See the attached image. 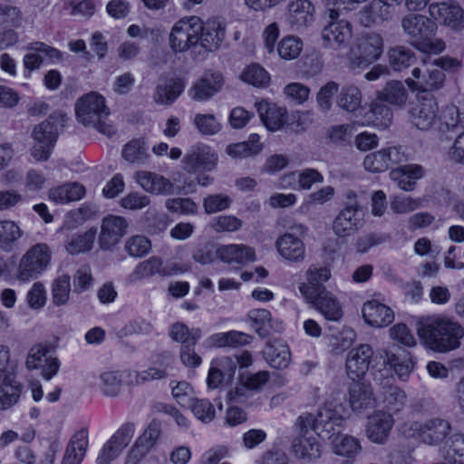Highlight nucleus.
<instances>
[{"label":"nucleus","mask_w":464,"mask_h":464,"mask_svg":"<svg viewBox=\"0 0 464 464\" xmlns=\"http://www.w3.org/2000/svg\"><path fill=\"white\" fill-rule=\"evenodd\" d=\"M417 334L429 349L446 353L459 347L464 328L447 315L433 314L418 321Z\"/></svg>","instance_id":"f257e3e1"},{"label":"nucleus","mask_w":464,"mask_h":464,"mask_svg":"<svg viewBox=\"0 0 464 464\" xmlns=\"http://www.w3.org/2000/svg\"><path fill=\"white\" fill-rule=\"evenodd\" d=\"M401 26L410 44L420 52L438 54L445 50V43L436 37L438 26L432 19L411 14L402 18Z\"/></svg>","instance_id":"f03ea898"},{"label":"nucleus","mask_w":464,"mask_h":464,"mask_svg":"<svg viewBox=\"0 0 464 464\" xmlns=\"http://www.w3.org/2000/svg\"><path fill=\"white\" fill-rule=\"evenodd\" d=\"M166 376V371L158 368H149L142 372L110 370L100 375L99 389L104 396L115 398L121 394L123 385H140Z\"/></svg>","instance_id":"7ed1b4c3"},{"label":"nucleus","mask_w":464,"mask_h":464,"mask_svg":"<svg viewBox=\"0 0 464 464\" xmlns=\"http://www.w3.org/2000/svg\"><path fill=\"white\" fill-rule=\"evenodd\" d=\"M75 111L78 121L84 126L94 128L109 137L116 132L115 127L107 122L110 111L102 95L92 92L82 96L76 102Z\"/></svg>","instance_id":"20e7f679"},{"label":"nucleus","mask_w":464,"mask_h":464,"mask_svg":"<svg viewBox=\"0 0 464 464\" xmlns=\"http://www.w3.org/2000/svg\"><path fill=\"white\" fill-rule=\"evenodd\" d=\"M66 121V114L56 111L46 121L34 128L32 132L33 144L30 152L35 160L46 161L50 158L59 131L64 126Z\"/></svg>","instance_id":"39448f33"},{"label":"nucleus","mask_w":464,"mask_h":464,"mask_svg":"<svg viewBox=\"0 0 464 464\" xmlns=\"http://www.w3.org/2000/svg\"><path fill=\"white\" fill-rule=\"evenodd\" d=\"M344 419L342 415L329 407L321 408L316 416L312 413H303L296 420L300 430H313L324 440H333L343 427Z\"/></svg>","instance_id":"423d86ee"},{"label":"nucleus","mask_w":464,"mask_h":464,"mask_svg":"<svg viewBox=\"0 0 464 464\" xmlns=\"http://www.w3.org/2000/svg\"><path fill=\"white\" fill-rule=\"evenodd\" d=\"M52 260V250L45 243H37L29 247L21 256L15 277L26 283L41 276L49 267Z\"/></svg>","instance_id":"0eeeda50"},{"label":"nucleus","mask_w":464,"mask_h":464,"mask_svg":"<svg viewBox=\"0 0 464 464\" xmlns=\"http://www.w3.org/2000/svg\"><path fill=\"white\" fill-rule=\"evenodd\" d=\"M384 49L382 36L377 33L361 34L354 41L348 53V64L351 69L366 68L378 61Z\"/></svg>","instance_id":"6e6552de"},{"label":"nucleus","mask_w":464,"mask_h":464,"mask_svg":"<svg viewBox=\"0 0 464 464\" xmlns=\"http://www.w3.org/2000/svg\"><path fill=\"white\" fill-rule=\"evenodd\" d=\"M451 431L452 425L448 419L432 417L423 421L410 423L404 432L424 445L436 447L444 443Z\"/></svg>","instance_id":"1a4fd4ad"},{"label":"nucleus","mask_w":464,"mask_h":464,"mask_svg":"<svg viewBox=\"0 0 464 464\" xmlns=\"http://www.w3.org/2000/svg\"><path fill=\"white\" fill-rule=\"evenodd\" d=\"M201 19L198 16L184 17L174 24L171 28L169 42L175 53H184L198 44Z\"/></svg>","instance_id":"9d476101"},{"label":"nucleus","mask_w":464,"mask_h":464,"mask_svg":"<svg viewBox=\"0 0 464 464\" xmlns=\"http://www.w3.org/2000/svg\"><path fill=\"white\" fill-rule=\"evenodd\" d=\"M290 229L293 232H286L276 239V246L284 259L300 263L305 257V246L301 237L307 233L308 228L304 224L295 223Z\"/></svg>","instance_id":"9b49d317"},{"label":"nucleus","mask_w":464,"mask_h":464,"mask_svg":"<svg viewBox=\"0 0 464 464\" xmlns=\"http://www.w3.org/2000/svg\"><path fill=\"white\" fill-rule=\"evenodd\" d=\"M363 225V213L360 204L347 203L334 218L332 231L339 239H346L355 235Z\"/></svg>","instance_id":"f8f14e48"},{"label":"nucleus","mask_w":464,"mask_h":464,"mask_svg":"<svg viewBox=\"0 0 464 464\" xmlns=\"http://www.w3.org/2000/svg\"><path fill=\"white\" fill-rule=\"evenodd\" d=\"M218 161L217 152L204 143L191 146L182 159L183 169L188 174L212 171L216 169Z\"/></svg>","instance_id":"ddd939ff"},{"label":"nucleus","mask_w":464,"mask_h":464,"mask_svg":"<svg viewBox=\"0 0 464 464\" xmlns=\"http://www.w3.org/2000/svg\"><path fill=\"white\" fill-rule=\"evenodd\" d=\"M25 366L28 370L41 369L42 377L50 381L59 372L60 362L52 355V348L48 344L36 343L28 352Z\"/></svg>","instance_id":"4468645a"},{"label":"nucleus","mask_w":464,"mask_h":464,"mask_svg":"<svg viewBox=\"0 0 464 464\" xmlns=\"http://www.w3.org/2000/svg\"><path fill=\"white\" fill-rule=\"evenodd\" d=\"M445 81L444 72L431 63H423L411 71V76L405 80L411 91L432 92L440 89Z\"/></svg>","instance_id":"2eb2a0df"},{"label":"nucleus","mask_w":464,"mask_h":464,"mask_svg":"<svg viewBox=\"0 0 464 464\" xmlns=\"http://www.w3.org/2000/svg\"><path fill=\"white\" fill-rule=\"evenodd\" d=\"M439 106L431 95L418 99L410 110V121L413 127L421 130H430L437 122Z\"/></svg>","instance_id":"dca6fc26"},{"label":"nucleus","mask_w":464,"mask_h":464,"mask_svg":"<svg viewBox=\"0 0 464 464\" xmlns=\"http://www.w3.org/2000/svg\"><path fill=\"white\" fill-rule=\"evenodd\" d=\"M406 160H408V156L400 147H388L367 154L362 164L365 170L380 173L387 170L392 165Z\"/></svg>","instance_id":"f3484780"},{"label":"nucleus","mask_w":464,"mask_h":464,"mask_svg":"<svg viewBox=\"0 0 464 464\" xmlns=\"http://www.w3.org/2000/svg\"><path fill=\"white\" fill-rule=\"evenodd\" d=\"M394 422L392 413L382 410L374 411L367 418L365 436L372 443L384 445L391 435Z\"/></svg>","instance_id":"a211bd4d"},{"label":"nucleus","mask_w":464,"mask_h":464,"mask_svg":"<svg viewBox=\"0 0 464 464\" xmlns=\"http://www.w3.org/2000/svg\"><path fill=\"white\" fill-rule=\"evenodd\" d=\"M429 13L433 19L453 30L464 28V10L454 0L430 4Z\"/></svg>","instance_id":"6ab92c4d"},{"label":"nucleus","mask_w":464,"mask_h":464,"mask_svg":"<svg viewBox=\"0 0 464 464\" xmlns=\"http://www.w3.org/2000/svg\"><path fill=\"white\" fill-rule=\"evenodd\" d=\"M302 431L304 434L292 441V453L303 464L314 463L322 457L323 445L315 436L308 434V430Z\"/></svg>","instance_id":"aec40b11"},{"label":"nucleus","mask_w":464,"mask_h":464,"mask_svg":"<svg viewBox=\"0 0 464 464\" xmlns=\"http://www.w3.org/2000/svg\"><path fill=\"white\" fill-rule=\"evenodd\" d=\"M322 30V39L325 47L339 50L347 45L352 38V24L346 20L332 19Z\"/></svg>","instance_id":"412c9836"},{"label":"nucleus","mask_w":464,"mask_h":464,"mask_svg":"<svg viewBox=\"0 0 464 464\" xmlns=\"http://www.w3.org/2000/svg\"><path fill=\"white\" fill-rule=\"evenodd\" d=\"M372 356L373 351L369 344H360L350 350L345 362L348 377L353 381L362 378L369 370Z\"/></svg>","instance_id":"4be33fe9"},{"label":"nucleus","mask_w":464,"mask_h":464,"mask_svg":"<svg viewBox=\"0 0 464 464\" xmlns=\"http://www.w3.org/2000/svg\"><path fill=\"white\" fill-rule=\"evenodd\" d=\"M128 223L122 217L109 215L101 225L99 244L101 248L109 250L114 247L126 233Z\"/></svg>","instance_id":"5701e85b"},{"label":"nucleus","mask_w":464,"mask_h":464,"mask_svg":"<svg viewBox=\"0 0 464 464\" xmlns=\"http://www.w3.org/2000/svg\"><path fill=\"white\" fill-rule=\"evenodd\" d=\"M224 79L219 72H206L191 87L189 95L196 101H206L220 91Z\"/></svg>","instance_id":"b1692460"},{"label":"nucleus","mask_w":464,"mask_h":464,"mask_svg":"<svg viewBox=\"0 0 464 464\" xmlns=\"http://www.w3.org/2000/svg\"><path fill=\"white\" fill-rule=\"evenodd\" d=\"M314 11L309 0H293L288 4L287 22L294 31L304 29L314 22Z\"/></svg>","instance_id":"393cba45"},{"label":"nucleus","mask_w":464,"mask_h":464,"mask_svg":"<svg viewBox=\"0 0 464 464\" xmlns=\"http://www.w3.org/2000/svg\"><path fill=\"white\" fill-rule=\"evenodd\" d=\"M26 49L31 53H26L23 58V63L29 72L37 70L44 63V57L54 62L61 59V52L43 42H34L27 45Z\"/></svg>","instance_id":"a878e982"},{"label":"nucleus","mask_w":464,"mask_h":464,"mask_svg":"<svg viewBox=\"0 0 464 464\" xmlns=\"http://www.w3.org/2000/svg\"><path fill=\"white\" fill-rule=\"evenodd\" d=\"M330 276L331 272L329 268L325 266H310L306 271L307 282L301 283L298 286L301 295L304 299H313L315 296L314 295H319V293L325 291L323 284L328 281Z\"/></svg>","instance_id":"bb28decb"},{"label":"nucleus","mask_w":464,"mask_h":464,"mask_svg":"<svg viewBox=\"0 0 464 464\" xmlns=\"http://www.w3.org/2000/svg\"><path fill=\"white\" fill-rule=\"evenodd\" d=\"M252 340L250 334L232 330L214 334L208 336L203 344L207 348H239L249 344Z\"/></svg>","instance_id":"cd10ccee"},{"label":"nucleus","mask_w":464,"mask_h":464,"mask_svg":"<svg viewBox=\"0 0 464 464\" xmlns=\"http://www.w3.org/2000/svg\"><path fill=\"white\" fill-rule=\"evenodd\" d=\"M362 317L366 324L373 327H384L392 323L393 311L377 300L366 302L362 309Z\"/></svg>","instance_id":"c85d7f7f"},{"label":"nucleus","mask_w":464,"mask_h":464,"mask_svg":"<svg viewBox=\"0 0 464 464\" xmlns=\"http://www.w3.org/2000/svg\"><path fill=\"white\" fill-rule=\"evenodd\" d=\"M255 106L262 122L269 130L276 131L286 122L287 112L285 108L266 101L256 102Z\"/></svg>","instance_id":"c756f323"},{"label":"nucleus","mask_w":464,"mask_h":464,"mask_svg":"<svg viewBox=\"0 0 464 464\" xmlns=\"http://www.w3.org/2000/svg\"><path fill=\"white\" fill-rule=\"evenodd\" d=\"M138 184L147 192L154 195H169L174 192V184L165 177L150 171L135 174Z\"/></svg>","instance_id":"7c9ffc66"},{"label":"nucleus","mask_w":464,"mask_h":464,"mask_svg":"<svg viewBox=\"0 0 464 464\" xmlns=\"http://www.w3.org/2000/svg\"><path fill=\"white\" fill-rule=\"evenodd\" d=\"M218 258L227 264L245 265L256 260L255 250L243 244H231L219 246L216 250Z\"/></svg>","instance_id":"2f4dec72"},{"label":"nucleus","mask_w":464,"mask_h":464,"mask_svg":"<svg viewBox=\"0 0 464 464\" xmlns=\"http://www.w3.org/2000/svg\"><path fill=\"white\" fill-rule=\"evenodd\" d=\"M313 299H305L319 311L325 319L338 321L343 316V310L338 300L328 291H323L314 295Z\"/></svg>","instance_id":"473e14b6"},{"label":"nucleus","mask_w":464,"mask_h":464,"mask_svg":"<svg viewBox=\"0 0 464 464\" xmlns=\"http://www.w3.org/2000/svg\"><path fill=\"white\" fill-rule=\"evenodd\" d=\"M88 444V432L86 430H80L75 432L65 449L61 464H81L85 456Z\"/></svg>","instance_id":"72a5a7b5"},{"label":"nucleus","mask_w":464,"mask_h":464,"mask_svg":"<svg viewBox=\"0 0 464 464\" xmlns=\"http://www.w3.org/2000/svg\"><path fill=\"white\" fill-rule=\"evenodd\" d=\"M372 388L362 382H354L349 390V403L354 412L361 413L374 406Z\"/></svg>","instance_id":"f704fd0d"},{"label":"nucleus","mask_w":464,"mask_h":464,"mask_svg":"<svg viewBox=\"0 0 464 464\" xmlns=\"http://www.w3.org/2000/svg\"><path fill=\"white\" fill-rule=\"evenodd\" d=\"M21 394V385L11 372H0V410L15 404Z\"/></svg>","instance_id":"c9c22d12"},{"label":"nucleus","mask_w":464,"mask_h":464,"mask_svg":"<svg viewBox=\"0 0 464 464\" xmlns=\"http://www.w3.org/2000/svg\"><path fill=\"white\" fill-rule=\"evenodd\" d=\"M200 34H198V44L203 49L208 52H213L220 46L222 41L225 38L224 28L215 23L208 22L203 24L201 21Z\"/></svg>","instance_id":"e433bc0d"},{"label":"nucleus","mask_w":464,"mask_h":464,"mask_svg":"<svg viewBox=\"0 0 464 464\" xmlns=\"http://www.w3.org/2000/svg\"><path fill=\"white\" fill-rule=\"evenodd\" d=\"M97 229L91 227L83 232H78L69 236L65 241V250L71 255H78L89 252L95 242Z\"/></svg>","instance_id":"4c0bfd02"},{"label":"nucleus","mask_w":464,"mask_h":464,"mask_svg":"<svg viewBox=\"0 0 464 464\" xmlns=\"http://www.w3.org/2000/svg\"><path fill=\"white\" fill-rule=\"evenodd\" d=\"M85 195V188L77 182L65 183L49 190V198L56 204H67L77 201Z\"/></svg>","instance_id":"58836bf2"},{"label":"nucleus","mask_w":464,"mask_h":464,"mask_svg":"<svg viewBox=\"0 0 464 464\" xmlns=\"http://www.w3.org/2000/svg\"><path fill=\"white\" fill-rule=\"evenodd\" d=\"M248 318L252 322V327L262 338L270 334V328L276 331H281L283 329L282 323L274 322L270 312L266 309H255L250 311Z\"/></svg>","instance_id":"ea45409f"},{"label":"nucleus","mask_w":464,"mask_h":464,"mask_svg":"<svg viewBox=\"0 0 464 464\" xmlns=\"http://www.w3.org/2000/svg\"><path fill=\"white\" fill-rule=\"evenodd\" d=\"M162 263L161 258L158 256H151L139 263L129 275L128 282L134 284L145 278L151 277L156 274L166 276L167 273L161 269Z\"/></svg>","instance_id":"a19ab883"},{"label":"nucleus","mask_w":464,"mask_h":464,"mask_svg":"<svg viewBox=\"0 0 464 464\" xmlns=\"http://www.w3.org/2000/svg\"><path fill=\"white\" fill-rule=\"evenodd\" d=\"M23 234L16 222L9 219L0 220V249L4 252L14 250Z\"/></svg>","instance_id":"79ce46f5"},{"label":"nucleus","mask_w":464,"mask_h":464,"mask_svg":"<svg viewBox=\"0 0 464 464\" xmlns=\"http://www.w3.org/2000/svg\"><path fill=\"white\" fill-rule=\"evenodd\" d=\"M382 402L389 413H397L406 406L407 395L398 386L384 384L382 392Z\"/></svg>","instance_id":"37998d69"},{"label":"nucleus","mask_w":464,"mask_h":464,"mask_svg":"<svg viewBox=\"0 0 464 464\" xmlns=\"http://www.w3.org/2000/svg\"><path fill=\"white\" fill-rule=\"evenodd\" d=\"M393 6L384 0H372L362 11V15L364 16L362 22L368 26L378 21L387 20L392 16Z\"/></svg>","instance_id":"c03bdc74"},{"label":"nucleus","mask_w":464,"mask_h":464,"mask_svg":"<svg viewBox=\"0 0 464 464\" xmlns=\"http://www.w3.org/2000/svg\"><path fill=\"white\" fill-rule=\"evenodd\" d=\"M362 102V92L353 84L343 86L337 94V106L347 112L358 111L361 108Z\"/></svg>","instance_id":"a18cd8bd"},{"label":"nucleus","mask_w":464,"mask_h":464,"mask_svg":"<svg viewBox=\"0 0 464 464\" xmlns=\"http://www.w3.org/2000/svg\"><path fill=\"white\" fill-rule=\"evenodd\" d=\"M267 362L274 368H286L291 360L289 347L282 343H267L264 351Z\"/></svg>","instance_id":"49530a36"},{"label":"nucleus","mask_w":464,"mask_h":464,"mask_svg":"<svg viewBox=\"0 0 464 464\" xmlns=\"http://www.w3.org/2000/svg\"><path fill=\"white\" fill-rule=\"evenodd\" d=\"M257 134H251L246 141L230 144L227 147V153L233 159H246L255 156L262 150V144Z\"/></svg>","instance_id":"de8ad7c7"},{"label":"nucleus","mask_w":464,"mask_h":464,"mask_svg":"<svg viewBox=\"0 0 464 464\" xmlns=\"http://www.w3.org/2000/svg\"><path fill=\"white\" fill-rule=\"evenodd\" d=\"M333 451L339 456L346 458H353L362 450L360 440L348 434H337L331 440Z\"/></svg>","instance_id":"09e8293b"},{"label":"nucleus","mask_w":464,"mask_h":464,"mask_svg":"<svg viewBox=\"0 0 464 464\" xmlns=\"http://www.w3.org/2000/svg\"><path fill=\"white\" fill-rule=\"evenodd\" d=\"M184 82L179 78H171L164 84L158 85L155 102L161 104H171L183 92Z\"/></svg>","instance_id":"8fccbe9b"},{"label":"nucleus","mask_w":464,"mask_h":464,"mask_svg":"<svg viewBox=\"0 0 464 464\" xmlns=\"http://www.w3.org/2000/svg\"><path fill=\"white\" fill-rule=\"evenodd\" d=\"M377 97L380 101L392 105L402 106L407 101L408 92L402 82L391 81L382 91L378 92Z\"/></svg>","instance_id":"3c124183"},{"label":"nucleus","mask_w":464,"mask_h":464,"mask_svg":"<svg viewBox=\"0 0 464 464\" xmlns=\"http://www.w3.org/2000/svg\"><path fill=\"white\" fill-rule=\"evenodd\" d=\"M443 456L450 464H464V434L456 433L449 438Z\"/></svg>","instance_id":"603ef678"},{"label":"nucleus","mask_w":464,"mask_h":464,"mask_svg":"<svg viewBox=\"0 0 464 464\" xmlns=\"http://www.w3.org/2000/svg\"><path fill=\"white\" fill-rule=\"evenodd\" d=\"M169 335L172 340L183 344L197 343L202 336V331L198 327L188 328L182 323L171 325Z\"/></svg>","instance_id":"864d4df0"},{"label":"nucleus","mask_w":464,"mask_h":464,"mask_svg":"<svg viewBox=\"0 0 464 464\" xmlns=\"http://www.w3.org/2000/svg\"><path fill=\"white\" fill-rule=\"evenodd\" d=\"M439 130L447 131L455 130L459 125L464 127V120L461 117L459 109L455 105H447L438 116Z\"/></svg>","instance_id":"5fc2aeb1"},{"label":"nucleus","mask_w":464,"mask_h":464,"mask_svg":"<svg viewBox=\"0 0 464 464\" xmlns=\"http://www.w3.org/2000/svg\"><path fill=\"white\" fill-rule=\"evenodd\" d=\"M389 63L394 71H401L413 63L415 55L412 51L403 46H395L388 53Z\"/></svg>","instance_id":"6e6d98bb"},{"label":"nucleus","mask_w":464,"mask_h":464,"mask_svg":"<svg viewBox=\"0 0 464 464\" xmlns=\"http://www.w3.org/2000/svg\"><path fill=\"white\" fill-rule=\"evenodd\" d=\"M71 292V278L68 275H62L58 276L53 283L52 286V298L53 303L57 305H64L70 296Z\"/></svg>","instance_id":"4d7b16f0"},{"label":"nucleus","mask_w":464,"mask_h":464,"mask_svg":"<svg viewBox=\"0 0 464 464\" xmlns=\"http://www.w3.org/2000/svg\"><path fill=\"white\" fill-rule=\"evenodd\" d=\"M385 353V363L393 369L400 380L406 381L414 367L413 361L410 357L400 358L398 355L388 352Z\"/></svg>","instance_id":"13d9d810"},{"label":"nucleus","mask_w":464,"mask_h":464,"mask_svg":"<svg viewBox=\"0 0 464 464\" xmlns=\"http://www.w3.org/2000/svg\"><path fill=\"white\" fill-rule=\"evenodd\" d=\"M147 150L144 141L140 140H133L127 143L122 150V157L131 163L144 162L147 158Z\"/></svg>","instance_id":"bf43d9fd"},{"label":"nucleus","mask_w":464,"mask_h":464,"mask_svg":"<svg viewBox=\"0 0 464 464\" xmlns=\"http://www.w3.org/2000/svg\"><path fill=\"white\" fill-rule=\"evenodd\" d=\"M339 85L334 81H330L323 85L316 93V103L319 110L323 112H328L333 107V98L338 93Z\"/></svg>","instance_id":"052dcab7"},{"label":"nucleus","mask_w":464,"mask_h":464,"mask_svg":"<svg viewBox=\"0 0 464 464\" xmlns=\"http://www.w3.org/2000/svg\"><path fill=\"white\" fill-rule=\"evenodd\" d=\"M241 79L254 86L263 87L268 84L270 76L259 64H251L244 70Z\"/></svg>","instance_id":"680f3d73"},{"label":"nucleus","mask_w":464,"mask_h":464,"mask_svg":"<svg viewBox=\"0 0 464 464\" xmlns=\"http://www.w3.org/2000/svg\"><path fill=\"white\" fill-rule=\"evenodd\" d=\"M303 49L302 41L295 36L283 38L277 46V53L285 60H293L299 56Z\"/></svg>","instance_id":"e2e57ef3"},{"label":"nucleus","mask_w":464,"mask_h":464,"mask_svg":"<svg viewBox=\"0 0 464 464\" xmlns=\"http://www.w3.org/2000/svg\"><path fill=\"white\" fill-rule=\"evenodd\" d=\"M193 124L202 135H214L221 130V124L213 114L197 113Z\"/></svg>","instance_id":"0e129e2a"},{"label":"nucleus","mask_w":464,"mask_h":464,"mask_svg":"<svg viewBox=\"0 0 464 464\" xmlns=\"http://www.w3.org/2000/svg\"><path fill=\"white\" fill-rule=\"evenodd\" d=\"M171 393L175 401L183 408H187L191 404L194 397L192 386L185 382H171Z\"/></svg>","instance_id":"69168bd1"},{"label":"nucleus","mask_w":464,"mask_h":464,"mask_svg":"<svg viewBox=\"0 0 464 464\" xmlns=\"http://www.w3.org/2000/svg\"><path fill=\"white\" fill-rule=\"evenodd\" d=\"M382 102L383 101H380L378 98L372 102L370 111L372 113L371 121L376 126L387 127L392 122V111Z\"/></svg>","instance_id":"338daca9"},{"label":"nucleus","mask_w":464,"mask_h":464,"mask_svg":"<svg viewBox=\"0 0 464 464\" xmlns=\"http://www.w3.org/2000/svg\"><path fill=\"white\" fill-rule=\"evenodd\" d=\"M125 250L133 257H141L151 249L150 239L144 236H132L125 243Z\"/></svg>","instance_id":"774afa93"}]
</instances>
